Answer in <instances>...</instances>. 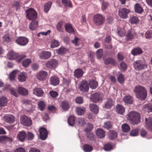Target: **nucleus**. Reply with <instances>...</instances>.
<instances>
[{"label": "nucleus", "mask_w": 152, "mask_h": 152, "mask_svg": "<svg viewBox=\"0 0 152 152\" xmlns=\"http://www.w3.org/2000/svg\"><path fill=\"white\" fill-rule=\"evenodd\" d=\"M18 91L19 93L23 95H26L28 94V91L27 90L22 87H19Z\"/></svg>", "instance_id": "35"}, {"label": "nucleus", "mask_w": 152, "mask_h": 152, "mask_svg": "<svg viewBox=\"0 0 152 152\" xmlns=\"http://www.w3.org/2000/svg\"><path fill=\"white\" fill-rule=\"evenodd\" d=\"M7 57L10 60L16 59L19 62L22 60L23 58H25L26 56L25 55L20 56L14 52L10 51L7 54Z\"/></svg>", "instance_id": "5"}, {"label": "nucleus", "mask_w": 152, "mask_h": 152, "mask_svg": "<svg viewBox=\"0 0 152 152\" xmlns=\"http://www.w3.org/2000/svg\"><path fill=\"white\" fill-rule=\"evenodd\" d=\"M58 62L55 59H52L48 61L45 64V66L48 68L50 69H55L58 65Z\"/></svg>", "instance_id": "7"}, {"label": "nucleus", "mask_w": 152, "mask_h": 152, "mask_svg": "<svg viewBox=\"0 0 152 152\" xmlns=\"http://www.w3.org/2000/svg\"><path fill=\"white\" fill-rule=\"evenodd\" d=\"M130 11L129 10L126 8H121L118 11L119 16L123 19L126 18L128 16V14Z\"/></svg>", "instance_id": "12"}, {"label": "nucleus", "mask_w": 152, "mask_h": 152, "mask_svg": "<svg viewBox=\"0 0 152 152\" xmlns=\"http://www.w3.org/2000/svg\"><path fill=\"white\" fill-rule=\"evenodd\" d=\"M38 26V22L35 20L33 21L29 25V28L31 30H34Z\"/></svg>", "instance_id": "39"}, {"label": "nucleus", "mask_w": 152, "mask_h": 152, "mask_svg": "<svg viewBox=\"0 0 152 152\" xmlns=\"http://www.w3.org/2000/svg\"><path fill=\"white\" fill-rule=\"evenodd\" d=\"M26 133L24 131L19 132L17 134V137L18 140L21 142L24 141L26 138Z\"/></svg>", "instance_id": "16"}, {"label": "nucleus", "mask_w": 152, "mask_h": 152, "mask_svg": "<svg viewBox=\"0 0 152 152\" xmlns=\"http://www.w3.org/2000/svg\"><path fill=\"white\" fill-rule=\"evenodd\" d=\"M4 119L7 122L12 123L15 121V117L11 114H6L5 115Z\"/></svg>", "instance_id": "19"}, {"label": "nucleus", "mask_w": 152, "mask_h": 152, "mask_svg": "<svg viewBox=\"0 0 152 152\" xmlns=\"http://www.w3.org/2000/svg\"><path fill=\"white\" fill-rule=\"evenodd\" d=\"M134 10L136 12L139 14L141 13L144 11L141 5L138 3H137L135 4Z\"/></svg>", "instance_id": "28"}, {"label": "nucleus", "mask_w": 152, "mask_h": 152, "mask_svg": "<svg viewBox=\"0 0 152 152\" xmlns=\"http://www.w3.org/2000/svg\"><path fill=\"white\" fill-rule=\"evenodd\" d=\"M114 145L110 143H107L104 146V149L106 151H109L113 148Z\"/></svg>", "instance_id": "46"}, {"label": "nucleus", "mask_w": 152, "mask_h": 152, "mask_svg": "<svg viewBox=\"0 0 152 152\" xmlns=\"http://www.w3.org/2000/svg\"><path fill=\"white\" fill-rule=\"evenodd\" d=\"M27 78L26 73L25 72H21L18 75V79L21 82L25 81Z\"/></svg>", "instance_id": "27"}, {"label": "nucleus", "mask_w": 152, "mask_h": 152, "mask_svg": "<svg viewBox=\"0 0 152 152\" xmlns=\"http://www.w3.org/2000/svg\"><path fill=\"white\" fill-rule=\"evenodd\" d=\"M12 7L13 8H15L17 10L19 9L20 7V4L18 2H14L12 5Z\"/></svg>", "instance_id": "61"}, {"label": "nucleus", "mask_w": 152, "mask_h": 152, "mask_svg": "<svg viewBox=\"0 0 152 152\" xmlns=\"http://www.w3.org/2000/svg\"><path fill=\"white\" fill-rule=\"evenodd\" d=\"M61 106L62 109L65 111L67 110L69 107V104L66 101L62 102Z\"/></svg>", "instance_id": "37"}, {"label": "nucleus", "mask_w": 152, "mask_h": 152, "mask_svg": "<svg viewBox=\"0 0 152 152\" xmlns=\"http://www.w3.org/2000/svg\"><path fill=\"white\" fill-rule=\"evenodd\" d=\"M83 72L82 69L78 68L74 71V75L77 78L81 77L83 74Z\"/></svg>", "instance_id": "22"}, {"label": "nucleus", "mask_w": 152, "mask_h": 152, "mask_svg": "<svg viewBox=\"0 0 152 152\" xmlns=\"http://www.w3.org/2000/svg\"><path fill=\"white\" fill-rule=\"evenodd\" d=\"M2 40L4 43H10L11 41V35L8 33L4 34L2 37Z\"/></svg>", "instance_id": "23"}, {"label": "nucleus", "mask_w": 152, "mask_h": 152, "mask_svg": "<svg viewBox=\"0 0 152 152\" xmlns=\"http://www.w3.org/2000/svg\"><path fill=\"white\" fill-rule=\"evenodd\" d=\"M90 110L95 114H96L99 111V107L97 105L94 104H91L89 105Z\"/></svg>", "instance_id": "25"}, {"label": "nucleus", "mask_w": 152, "mask_h": 152, "mask_svg": "<svg viewBox=\"0 0 152 152\" xmlns=\"http://www.w3.org/2000/svg\"><path fill=\"white\" fill-rule=\"evenodd\" d=\"M113 105V100L111 99L110 98L107 99V101L106 102L104 107L107 108H110Z\"/></svg>", "instance_id": "45"}, {"label": "nucleus", "mask_w": 152, "mask_h": 152, "mask_svg": "<svg viewBox=\"0 0 152 152\" xmlns=\"http://www.w3.org/2000/svg\"><path fill=\"white\" fill-rule=\"evenodd\" d=\"M102 94L99 93H96L92 94L90 96L91 101L94 102H97L101 101Z\"/></svg>", "instance_id": "10"}, {"label": "nucleus", "mask_w": 152, "mask_h": 152, "mask_svg": "<svg viewBox=\"0 0 152 152\" xmlns=\"http://www.w3.org/2000/svg\"><path fill=\"white\" fill-rule=\"evenodd\" d=\"M10 91L11 94L15 97H17L18 96L19 93L18 92L17 90L15 88H10Z\"/></svg>", "instance_id": "52"}, {"label": "nucleus", "mask_w": 152, "mask_h": 152, "mask_svg": "<svg viewBox=\"0 0 152 152\" xmlns=\"http://www.w3.org/2000/svg\"><path fill=\"white\" fill-rule=\"evenodd\" d=\"M28 42V39L25 37H20L15 39V42L18 45L24 46L26 45Z\"/></svg>", "instance_id": "8"}, {"label": "nucleus", "mask_w": 152, "mask_h": 152, "mask_svg": "<svg viewBox=\"0 0 152 152\" xmlns=\"http://www.w3.org/2000/svg\"><path fill=\"white\" fill-rule=\"evenodd\" d=\"M129 21L132 24H136L138 22V19L137 17L133 16L131 17Z\"/></svg>", "instance_id": "53"}, {"label": "nucleus", "mask_w": 152, "mask_h": 152, "mask_svg": "<svg viewBox=\"0 0 152 152\" xmlns=\"http://www.w3.org/2000/svg\"><path fill=\"white\" fill-rule=\"evenodd\" d=\"M104 20V18L103 16L100 14L95 15L94 17V22L96 25H100L102 24Z\"/></svg>", "instance_id": "9"}, {"label": "nucleus", "mask_w": 152, "mask_h": 152, "mask_svg": "<svg viewBox=\"0 0 152 152\" xmlns=\"http://www.w3.org/2000/svg\"><path fill=\"white\" fill-rule=\"evenodd\" d=\"M79 88L83 92L87 91L89 89L88 83L86 80H83L80 83Z\"/></svg>", "instance_id": "11"}, {"label": "nucleus", "mask_w": 152, "mask_h": 152, "mask_svg": "<svg viewBox=\"0 0 152 152\" xmlns=\"http://www.w3.org/2000/svg\"><path fill=\"white\" fill-rule=\"evenodd\" d=\"M133 65L134 68L137 70L143 69L147 67L145 61L143 59L135 61Z\"/></svg>", "instance_id": "3"}, {"label": "nucleus", "mask_w": 152, "mask_h": 152, "mask_svg": "<svg viewBox=\"0 0 152 152\" xmlns=\"http://www.w3.org/2000/svg\"><path fill=\"white\" fill-rule=\"evenodd\" d=\"M136 97L141 100H145L147 96V92L145 88L140 85L136 86L134 89Z\"/></svg>", "instance_id": "1"}, {"label": "nucleus", "mask_w": 152, "mask_h": 152, "mask_svg": "<svg viewBox=\"0 0 152 152\" xmlns=\"http://www.w3.org/2000/svg\"><path fill=\"white\" fill-rule=\"evenodd\" d=\"M48 77L47 72L44 71H41L39 72L37 75V78L41 81L46 80Z\"/></svg>", "instance_id": "13"}, {"label": "nucleus", "mask_w": 152, "mask_h": 152, "mask_svg": "<svg viewBox=\"0 0 152 152\" xmlns=\"http://www.w3.org/2000/svg\"><path fill=\"white\" fill-rule=\"evenodd\" d=\"M67 121L68 124L71 126L75 125V118L74 116L71 115L68 119Z\"/></svg>", "instance_id": "30"}, {"label": "nucleus", "mask_w": 152, "mask_h": 152, "mask_svg": "<svg viewBox=\"0 0 152 152\" xmlns=\"http://www.w3.org/2000/svg\"><path fill=\"white\" fill-rule=\"evenodd\" d=\"M63 23L62 21H60L56 26V29L57 31H59L62 32L63 30L62 27Z\"/></svg>", "instance_id": "55"}, {"label": "nucleus", "mask_w": 152, "mask_h": 152, "mask_svg": "<svg viewBox=\"0 0 152 152\" xmlns=\"http://www.w3.org/2000/svg\"><path fill=\"white\" fill-rule=\"evenodd\" d=\"M93 149V147L88 144H85L83 146V149L85 152H91Z\"/></svg>", "instance_id": "38"}, {"label": "nucleus", "mask_w": 152, "mask_h": 152, "mask_svg": "<svg viewBox=\"0 0 152 152\" xmlns=\"http://www.w3.org/2000/svg\"><path fill=\"white\" fill-rule=\"evenodd\" d=\"M144 110L148 112L152 111V104H147L145 105L143 107Z\"/></svg>", "instance_id": "44"}, {"label": "nucleus", "mask_w": 152, "mask_h": 152, "mask_svg": "<svg viewBox=\"0 0 152 152\" xmlns=\"http://www.w3.org/2000/svg\"><path fill=\"white\" fill-rule=\"evenodd\" d=\"M145 36L147 39L152 37V31L151 30L147 31L145 34Z\"/></svg>", "instance_id": "64"}, {"label": "nucleus", "mask_w": 152, "mask_h": 152, "mask_svg": "<svg viewBox=\"0 0 152 152\" xmlns=\"http://www.w3.org/2000/svg\"><path fill=\"white\" fill-rule=\"evenodd\" d=\"M26 134V138L28 140H32L34 138V135L32 132H28Z\"/></svg>", "instance_id": "54"}, {"label": "nucleus", "mask_w": 152, "mask_h": 152, "mask_svg": "<svg viewBox=\"0 0 152 152\" xmlns=\"http://www.w3.org/2000/svg\"><path fill=\"white\" fill-rule=\"evenodd\" d=\"M89 84L90 88L93 89H95L98 86L97 82L94 80H91Z\"/></svg>", "instance_id": "42"}, {"label": "nucleus", "mask_w": 152, "mask_h": 152, "mask_svg": "<svg viewBox=\"0 0 152 152\" xmlns=\"http://www.w3.org/2000/svg\"><path fill=\"white\" fill-rule=\"evenodd\" d=\"M142 50L139 48H136L133 49L131 51L132 54L134 56L141 54Z\"/></svg>", "instance_id": "29"}, {"label": "nucleus", "mask_w": 152, "mask_h": 152, "mask_svg": "<svg viewBox=\"0 0 152 152\" xmlns=\"http://www.w3.org/2000/svg\"><path fill=\"white\" fill-rule=\"evenodd\" d=\"M27 18L32 21L35 20L37 18V14L36 11L33 8H30L26 11Z\"/></svg>", "instance_id": "4"}, {"label": "nucleus", "mask_w": 152, "mask_h": 152, "mask_svg": "<svg viewBox=\"0 0 152 152\" xmlns=\"http://www.w3.org/2000/svg\"><path fill=\"white\" fill-rule=\"evenodd\" d=\"M117 137V133L114 130H110L108 133V137L110 140L114 139Z\"/></svg>", "instance_id": "26"}, {"label": "nucleus", "mask_w": 152, "mask_h": 152, "mask_svg": "<svg viewBox=\"0 0 152 152\" xmlns=\"http://www.w3.org/2000/svg\"><path fill=\"white\" fill-rule=\"evenodd\" d=\"M62 81L63 83L64 86H68L70 82V80L69 79H67L64 78H63Z\"/></svg>", "instance_id": "60"}, {"label": "nucleus", "mask_w": 152, "mask_h": 152, "mask_svg": "<svg viewBox=\"0 0 152 152\" xmlns=\"http://www.w3.org/2000/svg\"><path fill=\"white\" fill-rule=\"evenodd\" d=\"M50 79V83L54 86H57L59 83V78L55 75L51 76Z\"/></svg>", "instance_id": "17"}, {"label": "nucleus", "mask_w": 152, "mask_h": 152, "mask_svg": "<svg viewBox=\"0 0 152 152\" xmlns=\"http://www.w3.org/2000/svg\"><path fill=\"white\" fill-rule=\"evenodd\" d=\"M115 109L117 112L121 115H122L125 111V108L122 105L118 104L116 106Z\"/></svg>", "instance_id": "21"}, {"label": "nucleus", "mask_w": 152, "mask_h": 152, "mask_svg": "<svg viewBox=\"0 0 152 152\" xmlns=\"http://www.w3.org/2000/svg\"><path fill=\"white\" fill-rule=\"evenodd\" d=\"M145 124L147 128L152 131V118H145Z\"/></svg>", "instance_id": "18"}, {"label": "nucleus", "mask_w": 152, "mask_h": 152, "mask_svg": "<svg viewBox=\"0 0 152 152\" xmlns=\"http://www.w3.org/2000/svg\"><path fill=\"white\" fill-rule=\"evenodd\" d=\"M86 111V108L85 107H77L76 113L78 115H82Z\"/></svg>", "instance_id": "34"}, {"label": "nucleus", "mask_w": 152, "mask_h": 152, "mask_svg": "<svg viewBox=\"0 0 152 152\" xmlns=\"http://www.w3.org/2000/svg\"><path fill=\"white\" fill-rule=\"evenodd\" d=\"M52 5V3L50 2H47L44 6V11L45 12L47 13L48 12L50 8Z\"/></svg>", "instance_id": "48"}, {"label": "nucleus", "mask_w": 152, "mask_h": 152, "mask_svg": "<svg viewBox=\"0 0 152 152\" xmlns=\"http://www.w3.org/2000/svg\"><path fill=\"white\" fill-rule=\"evenodd\" d=\"M33 94L38 96L41 97L43 95L44 92L40 88H36L33 89Z\"/></svg>", "instance_id": "20"}, {"label": "nucleus", "mask_w": 152, "mask_h": 152, "mask_svg": "<svg viewBox=\"0 0 152 152\" xmlns=\"http://www.w3.org/2000/svg\"><path fill=\"white\" fill-rule=\"evenodd\" d=\"M18 72L17 70H15L11 72L9 75V77L11 80H13L16 75V74Z\"/></svg>", "instance_id": "50"}, {"label": "nucleus", "mask_w": 152, "mask_h": 152, "mask_svg": "<svg viewBox=\"0 0 152 152\" xmlns=\"http://www.w3.org/2000/svg\"><path fill=\"white\" fill-rule=\"evenodd\" d=\"M122 129L123 132H126L129 131L130 128L128 124H124L122 126Z\"/></svg>", "instance_id": "49"}, {"label": "nucleus", "mask_w": 152, "mask_h": 152, "mask_svg": "<svg viewBox=\"0 0 152 152\" xmlns=\"http://www.w3.org/2000/svg\"><path fill=\"white\" fill-rule=\"evenodd\" d=\"M39 131L40 139L43 140H45L48 135L47 129L41 127L39 129Z\"/></svg>", "instance_id": "14"}, {"label": "nucleus", "mask_w": 152, "mask_h": 152, "mask_svg": "<svg viewBox=\"0 0 152 152\" xmlns=\"http://www.w3.org/2000/svg\"><path fill=\"white\" fill-rule=\"evenodd\" d=\"M103 51L102 49H100L96 51V56L99 59L102 58L103 55Z\"/></svg>", "instance_id": "56"}, {"label": "nucleus", "mask_w": 152, "mask_h": 152, "mask_svg": "<svg viewBox=\"0 0 152 152\" xmlns=\"http://www.w3.org/2000/svg\"><path fill=\"white\" fill-rule=\"evenodd\" d=\"M20 121L21 124L26 126H29L32 124L31 119L25 115H22L20 118Z\"/></svg>", "instance_id": "6"}, {"label": "nucleus", "mask_w": 152, "mask_h": 152, "mask_svg": "<svg viewBox=\"0 0 152 152\" xmlns=\"http://www.w3.org/2000/svg\"><path fill=\"white\" fill-rule=\"evenodd\" d=\"M50 95L52 98H55L58 95V93L56 91H51L49 92Z\"/></svg>", "instance_id": "62"}, {"label": "nucleus", "mask_w": 152, "mask_h": 152, "mask_svg": "<svg viewBox=\"0 0 152 152\" xmlns=\"http://www.w3.org/2000/svg\"><path fill=\"white\" fill-rule=\"evenodd\" d=\"M31 62V60L29 59H26L23 61L22 65L24 67H26L29 65Z\"/></svg>", "instance_id": "57"}, {"label": "nucleus", "mask_w": 152, "mask_h": 152, "mask_svg": "<svg viewBox=\"0 0 152 152\" xmlns=\"http://www.w3.org/2000/svg\"><path fill=\"white\" fill-rule=\"evenodd\" d=\"M51 56V53L49 51H42L39 55V57L42 59H47Z\"/></svg>", "instance_id": "15"}, {"label": "nucleus", "mask_w": 152, "mask_h": 152, "mask_svg": "<svg viewBox=\"0 0 152 152\" xmlns=\"http://www.w3.org/2000/svg\"><path fill=\"white\" fill-rule=\"evenodd\" d=\"M135 33L133 31H129L126 35V38L128 40H131L134 37Z\"/></svg>", "instance_id": "41"}, {"label": "nucleus", "mask_w": 152, "mask_h": 152, "mask_svg": "<svg viewBox=\"0 0 152 152\" xmlns=\"http://www.w3.org/2000/svg\"><path fill=\"white\" fill-rule=\"evenodd\" d=\"M65 29L67 32L71 33L74 32V30L71 24H66L65 25Z\"/></svg>", "instance_id": "43"}, {"label": "nucleus", "mask_w": 152, "mask_h": 152, "mask_svg": "<svg viewBox=\"0 0 152 152\" xmlns=\"http://www.w3.org/2000/svg\"><path fill=\"white\" fill-rule=\"evenodd\" d=\"M60 45L59 42L56 40L53 39L51 41V47L52 48H54L57 47Z\"/></svg>", "instance_id": "47"}, {"label": "nucleus", "mask_w": 152, "mask_h": 152, "mask_svg": "<svg viewBox=\"0 0 152 152\" xmlns=\"http://www.w3.org/2000/svg\"><path fill=\"white\" fill-rule=\"evenodd\" d=\"M123 100L125 103L131 104L132 103L133 99L130 95H128L124 97Z\"/></svg>", "instance_id": "32"}, {"label": "nucleus", "mask_w": 152, "mask_h": 152, "mask_svg": "<svg viewBox=\"0 0 152 152\" xmlns=\"http://www.w3.org/2000/svg\"><path fill=\"white\" fill-rule=\"evenodd\" d=\"M86 127L87 128L85 129V131L86 133H87L92 130L93 128V126L91 124L88 123L87 124Z\"/></svg>", "instance_id": "58"}, {"label": "nucleus", "mask_w": 152, "mask_h": 152, "mask_svg": "<svg viewBox=\"0 0 152 152\" xmlns=\"http://www.w3.org/2000/svg\"><path fill=\"white\" fill-rule=\"evenodd\" d=\"M104 127L107 129H109L112 128V125L110 122L108 121L104 123Z\"/></svg>", "instance_id": "63"}, {"label": "nucleus", "mask_w": 152, "mask_h": 152, "mask_svg": "<svg viewBox=\"0 0 152 152\" xmlns=\"http://www.w3.org/2000/svg\"><path fill=\"white\" fill-rule=\"evenodd\" d=\"M126 118L133 125L138 124L140 121V114L135 111L130 112Z\"/></svg>", "instance_id": "2"}, {"label": "nucleus", "mask_w": 152, "mask_h": 152, "mask_svg": "<svg viewBox=\"0 0 152 152\" xmlns=\"http://www.w3.org/2000/svg\"><path fill=\"white\" fill-rule=\"evenodd\" d=\"M139 130L138 129H136L132 130L130 132V134L132 136H137L138 134Z\"/></svg>", "instance_id": "59"}, {"label": "nucleus", "mask_w": 152, "mask_h": 152, "mask_svg": "<svg viewBox=\"0 0 152 152\" xmlns=\"http://www.w3.org/2000/svg\"><path fill=\"white\" fill-rule=\"evenodd\" d=\"M85 123V120L84 118H78L76 121L75 125L81 126Z\"/></svg>", "instance_id": "31"}, {"label": "nucleus", "mask_w": 152, "mask_h": 152, "mask_svg": "<svg viewBox=\"0 0 152 152\" xmlns=\"http://www.w3.org/2000/svg\"><path fill=\"white\" fill-rule=\"evenodd\" d=\"M96 135L100 138H102L105 136V131L101 129H98L96 131Z\"/></svg>", "instance_id": "24"}, {"label": "nucleus", "mask_w": 152, "mask_h": 152, "mask_svg": "<svg viewBox=\"0 0 152 152\" xmlns=\"http://www.w3.org/2000/svg\"><path fill=\"white\" fill-rule=\"evenodd\" d=\"M31 102L29 100H25L24 101L23 104L26 105H28V108L27 107L26 108V110L28 112H30L32 111V105L31 104Z\"/></svg>", "instance_id": "33"}, {"label": "nucleus", "mask_w": 152, "mask_h": 152, "mask_svg": "<svg viewBox=\"0 0 152 152\" xmlns=\"http://www.w3.org/2000/svg\"><path fill=\"white\" fill-rule=\"evenodd\" d=\"M38 106L39 108L41 111H43L45 109V104L43 101H41L38 103Z\"/></svg>", "instance_id": "51"}, {"label": "nucleus", "mask_w": 152, "mask_h": 152, "mask_svg": "<svg viewBox=\"0 0 152 152\" xmlns=\"http://www.w3.org/2000/svg\"><path fill=\"white\" fill-rule=\"evenodd\" d=\"M8 100L4 96L0 97V107H4L6 105Z\"/></svg>", "instance_id": "36"}, {"label": "nucleus", "mask_w": 152, "mask_h": 152, "mask_svg": "<svg viewBox=\"0 0 152 152\" xmlns=\"http://www.w3.org/2000/svg\"><path fill=\"white\" fill-rule=\"evenodd\" d=\"M67 50L65 48L61 47L56 50V53L58 54L63 55L66 53Z\"/></svg>", "instance_id": "40"}]
</instances>
